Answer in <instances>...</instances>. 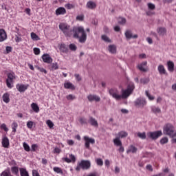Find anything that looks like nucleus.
<instances>
[{
  "mask_svg": "<svg viewBox=\"0 0 176 176\" xmlns=\"http://www.w3.org/2000/svg\"><path fill=\"white\" fill-rule=\"evenodd\" d=\"M59 29L62 30V32H63L65 36H72V34H74V38H78L80 43H85L87 40V34H86L85 28L82 26L74 28L72 30L69 29V26L67 23H60L59 25Z\"/></svg>",
  "mask_w": 176,
  "mask_h": 176,
  "instance_id": "obj_1",
  "label": "nucleus"
},
{
  "mask_svg": "<svg viewBox=\"0 0 176 176\" xmlns=\"http://www.w3.org/2000/svg\"><path fill=\"white\" fill-rule=\"evenodd\" d=\"M134 89H135L134 83L131 82L129 84L126 89H122V95H119V91H118V89H109V94L113 97V98H115V100L119 101L121 98H122V100H126V98H129L131 94H133Z\"/></svg>",
  "mask_w": 176,
  "mask_h": 176,
  "instance_id": "obj_2",
  "label": "nucleus"
},
{
  "mask_svg": "<svg viewBox=\"0 0 176 176\" xmlns=\"http://www.w3.org/2000/svg\"><path fill=\"white\" fill-rule=\"evenodd\" d=\"M163 133L166 135H169V137H171L172 138H174V137H176L175 129H174V126H173V124H166L164 126Z\"/></svg>",
  "mask_w": 176,
  "mask_h": 176,
  "instance_id": "obj_3",
  "label": "nucleus"
},
{
  "mask_svg": "<svg viewBox=\"0 0 176 176\" xmlns=\"http://www.w3.org/2000/svg\"><path fill=\"white\" fill-rule=\"evenodd\" d=\"M91 167V162L90 160H82L78 162L77 167L76 168V171H80V170H89Z\"/></svg>",
  "mask_w": 176,
  "mask_h": 176,
  "instance_id": "obj_4",
  "label": "nucleus"
},
{
  "mask_svg": "<svg viewBox=\"0 0 176 176\" xmlns=\"http://www.w3.org/2000/svg\"><path fill=\"white\" fill-rule=\"evenodd\" d=\"M162 135H163L162 131L147 133V137L151 140H157V138L162 137Z\"/></svg>",
  "mask_w": 176,
  "mask_h": 176,
  "instance_id": "obj_5",
  "label": "nucleus"
},
{
  "mask_svg": "<svg viewBox=\"0 0 176 176\" xmlns=\"http://www.w3.org/2000/svg\"><path fill=\"white\" fill-rule=\"evenodd\" d=\"M8 78L6 79V85L7 87L9 89H12L13 86H12V82H13V79H15L14 73H8L7 74Z\"/></svg>",
  "mask_w": 176,
  "mask_h": 176,
  "instance_id": "obj_6",
  "label": "nucleus"
},
{
  "mask_svg": "<svg viewBox=\"0 0 176 176\" xmlns=\"http://www.w3.org/2000/svg\"><path fill=\"white\" fill-rule=\"evenodd\" d=\"M84 141H85V146L87 149H90V144H96V140L88 136H84Z\"/></svg>",
  "mask_w": 176,
  "mask_h": 176,
  "instance_id": "obj_7",
  "label": "nucleus"
},
{
  "mask_svg": "<svg viewBox=\"0 0 176 176\" xmlns=\"http://www.w3.org/2000/svg\"><path fill=\"white\" fill-rule=\"evenodd\" d=\"M135 105L138 108H144L146 105V101L142 98H139L135 101Z\"/></svg>",
  "mask_w": 176,
  "mask_h": 176,
  "instance_id": "obj_8",
  "label": "nucleus"
},
{
  "mask_svg": "<svg viewBox=\"0 0 176 176\" xmlns=\"http://www.w3.org/2000/svg\"><path fill=\"white\" fill-rule=\"evenodd\" d=\"M124 35L127 41H129V39H137V38H138V34L133 35V32L130 30H126Z\"/></svg>",
  "mask_w": 176,
  "mask_h": 176,
  "instance_id": "obj_9",
  "label": "nucleus"
},
{
  "mask_svg": "<svg viewBox=\"0 0 176 176\" xmlns=\"http://www.w3.org/2000/svg\"><path fill=\"white\" fill-rule=\"evenodd\" d=\"M42 59L44 63H46L47 64H51V63H53V58L50 57V55L47 54H44L42 56Z\"/></svg>",
  "mask_w": 176,
  "mask_h": 176,
  "instance_id": "obj_10",
  "label": "nucleus"
},
{
  "mask_svg": "<svg viewBox=\"0 0 176 176\" xmlns=\"http://www.w3.org/2000/svg\"><path fill=\"white\" fill-rule=\"evenodd\" d=\"M69 157V158L64 157V158H62V160L64 162H66V163H71V162H72L73 163H75V162H76V157H75V155L70 154Z\"/></svg>",
  "mask_w": 176,
  "mask_h": 176,
  "instance_id": "obj_11",
  "label": "nucleus"
},
{
  "mask_svg": "<svg viewBox=\"0 0 176 176\" xmlns=\"http://www.w3.org/2000/svg\"><path fill=\"white\" fill-rule=\"evenodd\" d=\"M87 98L89 100V101H90L91 102L93 101H96V102L101 101V98L96 95H89L87 96Z\"/></svg>",
  "mask_w": 176,
  "mask_h": 176,
  "instance_id": "obj_12",
  "label": "nucleus"
},
{
  "mask_svg": "<svg viewBox=\"0 0 176 176\" xmlns=\"http://www.w3.org/2000/svg\"><path fill=\"white\" fill-rule=\"evenodd\" d=\"M147 64H148V62L146 61H144L142 63L139 64L138 65V69H140V71H141L142 72H146L148 69H145V67H146Z\"/></svg>",
  "mask_w": 176,
  "mask_h": 176,
  "instance_id": "obj_13",
  "label": "nucleus"
},
{
  "mask_svg": "<svg viewBox=\"0 0 176 176\" xmlns=\"http://www.w3.org/2000/svg\"><path fill=\"white\" fill-rule=\"evenodd\" d=\"M8 38V35L6 34V32L5 30L1 29L0 30V42H3V41H6Z\"/></svg>",
  "mask_w": 176,
  "mask_h": 176,
  "instance_id": "obj_14",
  "label": "nucleus"
},
{
  "mask_svg": "<svg viewBox=\"0 0 176 176\" xmlns=\"http://www.w3.org/2000/svg\"><path fill=\"white\" fill-rule=\"evenodd\" d=\"M89 123L91 126H94V127H98V122H97V120L92 116H89Z\"/></svg>",
  "mask_w": 176,
  "mask_h": 176,
  "instance_id": "obj_15",
  "label": "nucleus"
},
{
  "mask_svg": "<svg viewBox=\"0 0 176 176\" xmlns=\"http://www.w3.org/2000/svg\"><path fill=\"white\" fill-rule=\"evenodd\" d=\"M107 50L111 54H116V45H109L107 47Z\"/></svg>",
  "mask_w": 176,
  "mask_h": 176,
  "instance_id": "obj_16",
  "label": "nucleus"
},
{
  "mask_svg": "<svg viewBox=\"0 0 176 176\" xmlns=\"http://www.w3.org/2000/svg\"><path fill=\"white\" fill-rule=\"evenodd\" d=\"M16 89L20 93H24L27 90V86L23 84L16 85Z\"/></svg>",
  "mask_w": 176,
  "mask_h": 176,
  "instance_id": "obj_17",
  "label": "nucleus"
},
{
  "mask_svg": "<svg viewBox=\"0 0 176 176\" xmlns=\"http://www.w3.org/2000/svg\"><path fill=\"white\" fill-rule=\"evenodd\" d=\"M65 13H67V10H65V8L63 7H60L56 10V16H60V14H65Z\"/></svg>",
  "mask_w": 176,
  "mask_h": 176,
  "instance_id": "obj_18",
  "label": "nucleus"
},
{
  "mask_svg": "<svg viewBox=\"0 0 176 176\" xmlns=\"http://www.w3.org/2000/svg\"><path fill=\"white\" fill-rule=\"evenodd\" d=\"M157 32L159 35H161V36H164V35H166V32H167V30H166V28H158L157 29Z\"/></svg>",
  "mask_w": 176,
  "mask_h": 176,
  "instance_id": "obj_19",
  "label": "nucleus"
},
{
  "mask_svg": "<svg viewBox=\"0 0 176 176\" xmlns=\"http://www.w3.org/2000/svg\"><path fill=\"white\" fill-rule=\"evenodd\" d=\"M167 65L169 72H174V62L169 60L167 62Z\"/></svg>",
  "mask_w": 176,
  "mask_h": 176,
  "instance_id": "obj_20",
  "label": "nucleus"
},
{
  "mask_svg": "<svg viewBox=\"0 0 176 176\" xmlns=\"http://www.w3.org/2000/svg\"><path fill=\"white\" fill-rule=\"evenodd\" d=\"M1 144L3 148H9V139L8 138V137H5L3 138Z\"/></svg>",
  "mask_w": 176,
  "mask_h": 176,
  "instance_id": "obj_21",
  "label": "nucleus"
},
{
  "mask_svg": "<svg viewBox=\"0 0 176 176\" xmlns=\"http://www.w3.org/2000/svg\"><path fill=\"white\" fill-rule=\"evenodd\" d=\"M64 87L65 89H70V90H75V85L69 82H65Z\"/></svg>",
  "mask_w": 176,
  "mask_h": 176,
  "instance_id": "obj_22",
  "label": "nucleus"
},
{
  "mask_svg": "<svg viewBox=\"0 0 176 176\" xmlns=\"http://www.w3.org/2000/svg\"><path fill=\"white\" fill-rule=\"evenodd\" d=\"M87 8L88 9H96V8H97V4H96V3H94V1H88L87 3Z\"/></svg>",
  "mask_w": 176,
  "mask_h": 176,
  "instance_id": "obj_23",
  "label": "nucleus"
},
{
  "mask_svg": "<svg viewBox=\"0 0 176 176\" xmlns=\"http://www.w3.org/2000/svg\"><path fill=\"white\" fill-rule=\"evenodd\" d=\"M9 97H10V95L8 93H5L2 96L3 101L6 102V104H9V102H10V98Z\"/></svg>",
  "mask_w": 176,
  "mask_h": 176,
  "instance_id": "obj_24",
  "label": "nucleus"
},
{
  "mask_svg": "<svg viewBox=\"0 0 176 176\" xmlns=\"http://www.w3.org/2000/svg\"><path fill=\"white\" fill-rule=\"evenodd\" d=\"M59 50L62 53H68V47L64 43L60 45Z\"/></svg>",
  "mask_w": 176,
  "mask_h": 176,
  "instance_id": "obj_25",
  "label": "nucleus"
},
{
  "mask_svg": "<svg viewBox=\"0 0 176 176\" xmlns=\"http://www.w3.org/2000/svg\"><path fill=\"white\" fill-rule=\"evenodd\" d=\"M113 142L116 146H122V140L118 137L113 139Z\"/></svg>",
  "mask_w": 176,
  "mask_h": 176,
  "instance_id": "obj_26",
  "label": "nucleus"
},
{
  "mask_svg": "<svg viewBox=\"0 0 176 176\" xmlns=\"http://www.w3.org/2000/svg\"><path fill=\"white\" fill-rule=\"evenodd\" d=\"M158 72H160V75H166V69L163 65H160L158 66Z\"/></svg>",
  "mask_w": 176,
  "mask_h": 176,
  "instance_id": "obj_27",
  "label": "nucleus"
},
{
  "mask_svg": "<svg viewBox=\"0 0 176 176\" xmlns=\"http://www.w3.org/2000/svg\"><path fill=\"white\" fill-rule=\"evenodd\" d=\"M137 147L131 145L129 148V149L126 151V153H130V152H131L132 153H137Z\"/></svg>",
  "mask_w": 176,
  "mask_h": 176,
  "instance_id": "obj_28",
  "label": "nucleus"
},
{
  "mask_svg": "<svg viewBox=\"0 0 176 176\" xmlns=\"http://www.w3.org/2000/svg\"><path fill=\"white\" fill-rule=\"evenodd\" d=\"M129 134L124 131H121L118 133V138H126Z\"/></svg>",
  "mask_w": 176,
  "mask_h": 176,
  "instance_id": "obj_29",
  "label": "nucleus"
},
{
  "mask_svg": "<svg viewBox=\"0 0 176 176\" xmlns=\"http://www.w3.org/2000/svg\"><path fill=\"white\" fill-rule=\"evenodd\" d=\"M31 108L32 109H33L34 112H36V113H38V112H39V106H38L36 103H32Z\"/></svg>",
  "mask_w": 176,
  "mask_h": 176,
  "instance_id": "obj_30",
  "label": "nucleus"
},
{
  "mask_svg": "<svg viewBox=\"0 0 176 176\" xmlns=\"http://www.w3.org/2000/svg\"><path fill=\"white\" fill-rule=\"evenodd\" d=\"M118 24H120L121 25H124L126 24L127 20L124 17L120 16L118 19Z\"/></svg>",
  "mask_w": 176,
  "mask_h": 176,
  "instance_id": "obj_31",
  "label": "nucleus"
},
{
  "mask_svg": "<svg viewBox=\"0 0 176 176\" xmlns=\"http://www.w3.org/2000/svg\"><path fill=\"white\" fill-rule=\"evenodd\" d=\"M151 111L153 113H160L162 112L160 108L157 107L156 106L151 107Z\"/></svg>",
  "mask_w": 176,
  "mask_h": 176,
  "instance_id": "obj_32",
  "label": "nucleus"
},
{
  "mask_svg": "<svg viewBox=\"0 0 176 176\" xmlns=\"http://www.w3.org/2000/svg\"><path fill=\"white\" fill-rule=\"evenodd\" d=\"M102 41H104V42H107V43H112V40H111V38H109V37H108V36L104 34L102 35L101 36Z\"/></svg>",
  "mask_w": 176,
  "mask_h": 176,
  "instance_id": "obj_33",
  "label": "nucleus"
},
{
  "mask_svg": "<svg viewBox=\"0 0 176 176\" xmlns=\"http://www.w3.org/2000/svg\"><path fill=\"white\" fill-rule=\"evenodd\" d=\"M30 35H31V38L33 41H41V38H39V36H38L36 34H35L34 32H32Z\"/></svg>",
  "mask_w": 176,
  "mask_h": 176,
  "instance_id": "obj_34",
  "label": "nucleus"
},
{
  "mask_svg": "<svg viewBox=\"0 0 176 176\" xmlns=\"http://www.w3.org/2000/svg\"><path fill=\"white\" fill-rule=\"evenodd\" d=\"M137 135L139 138H141V140H145L146 138V133L145 132H138Z\"/></svg>",
  "mask_w": 176,
  "mask_h": 176,
  "instance_id": "obj_35",
  "label": "nucleus"
},
{
  "mask_svg": "<svg viewBox=\"0 0 176 176\" xmlns=\"http://www.w3.org/2000/svg\"><path fill=\"white\" fill-rule=\"evenodd\" d=\"M21 176H30L27 170L21 168H20Z\"/></svg>",
  "mask_w": 176,
  "mask_h": 176,
  "instance_id": "obj_36",
  "label": "nucleus"
},
{
  "mask_svg": "<svg viewBox=\"0 0 176 176\" xmlns=\"http://www.w3.org/2000/svg\"><path fill=\"white\" fill-rule=\"evenodd\" d=\"M149 78H144L140 79V83H142V85H146L147 83H149Z\"/></svg>",
  "mask_w": 176,
  "mask_h": 176,
  "instance_id": "obj_37",
  "label": "nucleus"
},
{
  "mask_svg": "<svg viewBox=\"0 0 176 176\" xmlns=\"http://www.w3.org/2000/svg\"><path fill=\"white\" fill-rule=\"evenodd\" d=\"M11 171L13 174L17 175V174H19V168L17 166H13L11 168Z\"/></svg>",
  "mask_w": 176,
  "mask_h": 176,
  "instance_id": "obj_38",
  "label": "nucleus"
},
{
  "mask_svg": "<svg viewBox=\"0 0 176 176\" xmlns=\"http://www.w3.org/2000/svg\"><path fill=\"white\" fill-rule=\"evenodd\" d=\"M23 148L26 152H30L31 151V148H30V146L26 142H23Z\"/></svg>",
  "mask_w": 176,
  "mask_h": 176,
  "instance_id": "obj_39",
  "label": "nucleus"
},
{
  "mask_svg": "<svg viewBox=\"0 0 176 176\" xmlns=\"http://www.w3.org/2000/svg\"><path fill=\"white\" fill-rule=\"evenodd\" d=\"M69 48L70 49V50H72V52H76V49H78V47H76V45L75 44H70L69 45Z\"/></svg>",
  "mask_w": 176,
  "mask_h": 176,
  "instance_id": "obj_40",
  "label": "nucleus"
},
{
  "mask_svg": "<svg viewBox=\"0 0 176 176\" xmlns=\"http://www.w3.org/2000/svg\"><path fill=\"white\" fill-rule=\"evenodd\" d=\"M96 162L98 166H103V164H104V162L102 161V160L101 158H97L96 160Z\"/></svg>",
  "mask_w": 176,
  "mask_h": 176,
  "instance_id": "obj_41",
  "label": "nucleus"
},
{
  "mask_svg": "<svg viewBox=\"0 0 176 176\" xmlns=\"http://www.w3.org/2000/svg\"><path fill=\"white\" fill-rule=\"evenodd\" d=\"M18 124L17 122H13L12 124V133H16V129H17L18 127Z\"/></svg>",
  "mask_w": 176,
  "mask_h": 176,
  "instance_id": "obj_42",
  "label": "nucleus"
},
{
  "mask_svg": "<svg viewBox=\"0 0 176 176\" xmlns=\"http://www.w3.org/2000/svg\"><path fill=\"white\" fill-rule=\"evenodd\" d=\"M66 98L69 101V100L72 101V100H75L76 98V97L75 96L72 95V94H69V95L66 96Z\"/></svg>",
  "mask_w": 176,
  "mask_h": 176,
  "instance_id": "obj_43",
  "label": "nucleus"
},
{
  "mask_svg": "<svg viewBox=\"0 0 176 176\" xmlns=\"http://www.w3.org/2000/svg\"><path fill=\"white\" fill-rule=\"evenodd\" d=\"M146 97H148V100H150L151 101H153V100H155V97L151 96V94H149V92H148V91H145Z\"/></svg>",
  "mask_w": 176,
  "mask_h": 176,
  "instance_id": "obj_44",
  "label": "nucleus"
},
{
  "mask_svg": "<svg viewBox=\"0 0 176 176\" xmlns=\"http://www.w3.org/2000/svg\"><path fill=\"white\" fill-rule=\"evenodd\" d=\"M54 171L57 174H63V170L59 167H54Z\"/></svg>",
  "mask_w": 176,
  "mask_h": 176,
  "instance_id": "obj_45",
  "label": "nucleus"
},
{
  "mask_svg": "<svg viewBox=\"0 0 176 176\" xmlns=\"http://www.w3.org/2000/svg\"><path fill=\"white\" fill-rule=\"evenodd\" d=\"M79 122L81 124H87V120L85 118H80Z\"/></svg>",
  "mask_w": 176,
  "mask_h": 176,
  "instance_id": "obj_46",
  "label": "nucleus"
},
{
  "mask_svg": "<svg viewBox=\"0 0 176 176\" xmlns=\"http://www.w3.org/2000/svg\"><path fill=\"white\" fill-rule=\"evenodd\" d=\"M148 8L151 10H155V9H156V6H155V4H153L152 3H148Z\"/></svg>",
  "mask_w": 176,
  "mask_h": 176,
  "instance_id": "obj_47",
  "label": "nucleus"
},
{
  "mask_svg": "<svg viewBox=\"0 0 176 176\" xmlns=\"http://www.w3.org/2000/svg\"><path fill=\"white\" fill-rule=\"evenodd\" d=\"M167 142H168V138H163L160 140V144H162V145H164V144H167Z\"/></svg>",
  "mask_w": 176,
  "mask_h": 176,
  "instance_id": "obj_48",
  "label": "nucleus"
},
{
  "mask_svg": "<svg viewBox=\"0 0 176 176\" xmlns=\"http://www.w3.org/2000/svg\"><path fill=\"white\" fill-rule=\"evenodd\" d=\"M47 124L48 127H50V129L53 128V126H54V124H53V122H52V120H47Z\"/></svg>",
  "mask_w": 176,
  "mask_h": 176,
  "instance_id": "obj_49",
  "label": "nucleus"
},
{
  "mask_svg": "<svg viewBox=\"0 0 176 176\" xmlns=\"http://www.w3.org/2000/svg\"><path fill=\"white\" fill-rule=\"evenodd\" d=\"M32 126H34V122H32V121H28V122H27V127H28V129H32Z\"/></svg>",
  "mask_w": 176,
  "mask_h": 176,
  "instance_id": "obj_50",
  "label": "nucleus"
},
{
  "mask_svg": "<svg viewBox=\"0 0 176 176\" xmlns=\"http://www.w3.org/2000/svg\"><path fill=\"white\" fill-rule=\"evenodd\" d=\"M65 7L66 8V9H74V5L71 4V3H67L65 5Z\"/></svg>",
  "mask_w": 176,
  "mask_h": 176,
  "instance_id": "obj_51",
  "label": "nucleus"
},
{
  "mask_svg": "<svg viewBox=\"0 0 176 176\" xmlns=\"http://www.w3.org/2000/svg\"><path fill=\"white\" fill-rule=\"evenodd\" d=\"M33 50H34V54H36V56H38V54H40V53H41V50L39 48L35 47V48H34Z\"/></svg>",
  "mask_w": 176,
  "mask_h": 176,
  "instance_id": "obj_52",
  "label": "nucleus"
},
{
  "mask_svg": "<svg viewBox=\"0 0 176 176\" xmlns=\"http://www.w3.org/2000/svg\"><path fill=\"white\" fill-rule=\"evenodd\" d=\"M1 129L4 130V131H9V129L8 128V126H6V125L5 124H2L1 125Z\"/></svg>",
  "mask_w": 176,
  "mask_h": 176,
  "instance_id": "obj_53",
  "label": "nucleus"
},
{
  "mask_svg": "<svg viewBox=\"0 0 176 176\" xmlns=\"http://www.w3.org/2000/svg\"><path fill=\"white\" fill-rule=\"evenodd\" d=\"M85 19V16L83 15H78L76 16V20H78L79 21H83Z\"/></svg>",
  "mask_w": 176,
  "mask_h": 176,
  "instance_id": "obj_54",
  "label": "nucleus"
},
{
  "mask_svg": "<svg viewBox=\"0 0 176 176\" xmlns=\"http://www.w3.org/2000/svg\"><path fill=\"white\" fill-rule=\"evenodd\" d=\"M118 152H120V153H123V152H124V147H123V144H121V146H120V148H118Z\"/></svg>",
  "mask_w": 176,
  "mask_h": 176,
  "instance_id": "obj_55",
  "label": "nucleus"
},
{
  "mask_svg": "<svg viewBox=\"0 0 176 176\" xmlns=\"http://www.w3.org/2000/svg\"><path fill=\"white\" fill-rule=\"evenodd\" d=\"M37 69H38V71H40V72H44V74H47V71H46V69H43V67H37Z\"/></svg>",
  "mask_w": 176,
  "mask_h": 176,
  "instance_id": "obj_56",
  "label": "nucleus"
},
{
  "mask_svg": "<svg viewBox=\"0 0 176 176\" xmlns=\"http://www.w3.org/2000/svg\"><path fill=\"white\" fill-rule=\"evenodd\" d=\"M52 69H58V64L57 63H52Z\"/></svg>",
  "mask_w": 176,
  "mask_h": 176,
  "instance_id": "obj_57",
  "label": "nucleus"
},
{
  "mask_svg": "<svg viewBox=\"0 0 176 176\" xmlns=\"http://www.w3.org/2000/svg\"><path fill=\"white\" fill-rule=\"evenodd\" d=\"M31 148L32 151L33 152H35V151H36V149L38 148V144H32Z\"/></svg>",
  "mask_w": 176,
  "mask_h": 176,
  "instance_id": "obj_58",
  "label": "nucleus"
},
{
  "mask_svg": "<svg viewBox=\"0 0 176 176\" xmlns=\"http://www.w3.org/2000/svg\"><path fill=\"white\" fill-rule=\"evenodd\" d=\"M32 175L33 176H41V175H39V173H38V170H32Z\"/></svg>",
  "mask_w": 176,
  "mask_h": 176,
  "instance_id": "obj_59",
  "label": "nucleus"
},
{
  "mask_svg": "<svg viewBox=\"0 0 176 176\" xmlns=\"http://www.w3.org/2000/svg\"><path fill=\"white\" fill-rule=\"evenodd\" d=\"M104 32H105V34H108L109 32V28H108V27L104 26Z\"/></svg>",
  "mask_w": 176,
  "mask_h": 176,
  "instance_id": "obj_60",
  "label": "nucleus"
},
{
  "mask_svg": "<svg viewBox=\"0 0 176 176\" xmlns=\"http://www.w3.org/2000/svg\"><path fill=\"white\" fill-rule=\"evenodd\" d=\"M54 152V153H60V152H61V150L59 148H55Z\"/></svg>",
  "mask_w": 176,
  "mask_h": 176,
  "instance_id": "obj_61",
  "label": "nucleus"
},
{
  "mask_svg": "<svg viewBox=\"0 0 176 176\" xmlns=\"http://www.w3.org/2000/svg\"><path fill=\"white\" fill-rule=\"evenodd\" d=\"M6 52L7 53H10V52H12V47H6Z\"/></svg>",
  "mask_w": 176,
  "mask_h": 176,
  "instance_id": "obj_62",
  "label": "nucleus"
},
{
  "mask_svg": "<svg viewBox=\"0 0 176 176\" xmlns=\"http://www.w3.org/2000/svg\"><path fill=\"white\" fill-rule=\"evenodd\" d=\"M67 143H68L69 145L72 146V145H74V142L72 140H69L67 141Z\"/></svg>",
  "mask_w": 176,
  "mask_h": 176,
  "instance_id": "obj_63",
  "label": "nucleus"
},
{
  "mask_svg": "<svg viewBox=\"0 0 176 176\" xmlns=\"http://www.w3.org/2000/svg\"><path fill=\"white\" fill-rule=\"evenodd\" d=\"M121 112L122 113H129V110L126 109H121Z\"/></svg>",
  "mask_w": 176,
  "mask_h": 176,
  "instance_id": "obj_64",
  "label": "nucleus"
}]
</instances>
